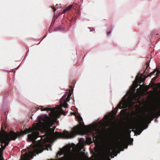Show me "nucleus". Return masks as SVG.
Returning a JSON list of instances; mask_svg holds the SVG:
<instances>
[{
	"label": "nucleus",
	"instance_id": "obj_11",
	"mask_svg": "<svg viewBox=\"0 0 160 160\" xmlns=\"http://www.w3.org/2000/svg\"><path fill=\"white\" fill-rule=\"evenodd\" d=\"M121 113H122V114H124L125 113V111L124 110H122V111L121 112Z\"/></svg>",
	"mask_w": 160,
	"mask_h": 160
},
{
	"label": "nucleus",
	"instance_id": "obj_6",
	"mask_svg": "<svg viewBox=\"0 0 160 160\" xmlns=\"http://www.w3.org/2000/svg\"><path fill=\"white\" fill-rule=\"evenodd\" d=\"M155 111L158 110L156 112H153L152 114L156 117H158L160 115V101L158 102L153 107Z\"/></svg>",
	"mask_w": 160,
	"mask_h": 160
},
{
	"label": "nucleus",
	"instance_id": "obj_2",
	"mask_svg": "<svg viewBox=\"0 0 160 160\" xmlns=\"http://www.w3.org/2000/svg\"><path fill=\"white\" fill-rule=\"evenodd\" d=\"M138 76L136 77L133 82V85L131 88L132 91V92L126 100H124V99L126 98V95L124 96L122 100L119 103L117 108H115L116 110L118 108H123L124 109H127L128 108H131L133 105L136 102L133 101L134 100L136 99L138 97H139L138 98H139L140 97L139 94L137 93L134 95H133L132 93L135 91L136 88L138 87V83L139 81H140L141 82H143L147 78H142L141 77L138 79Z\"/></svg>",
	"mask_w": 160,
	"mask_h": 160
},
{
	"label": "nucleus",
	"instance_id": "obj_17",
	"mask_svg": "<svg viewBox=\"0 0 160 160\" xmlns=\"http://www.w3.org/2000/svg\"><path fill=\"white\" fill-rule=\"evenodd\" d=\"M158 73L157 72H156V74H157Z\"/></svg>",
	"mask_w": 160,
	"mask_h": 160
},
{
	"label": "nucleus",
	"instance_id": "obj_10",
	"mask_svg": "<svg viewBox=\"0 0 160 160\" xmlns=\"http://www.w3.org/2000/svg\"><path fill=\"white\" fill-rule=\"evenodd\" d=\"M113 148V146H110V147H109V150H108V153H109L110 152V151L111 150V149H114L112 148Z\"/></svg>",
	"mask_w": 160,
	"mask_h": 160
},
{
	"label": "nucleus",
	"instance_id": "obj_1",
	"mask_svg": "<svg viewBox=\"0 0 160 160\" xmlns=\"http://www.w3.org/2000/svg\"><path fill=\"white\" fill-rule=\"evenodd\" d=\"M62 105L57 108L51 109L45 108L41 110L50 111L49 117L47 114L38 117L39 122L32 128L22 131L19 134L11 132L9 134L2 132L0 133V160H29L37 154L42 152L39 148L46 145L48 150H51V145L46 144L47 141L52 142L56 138L65 139L74 137L76 135L84 134L95 130L99 134L100 131L96 126L78 125L71 133L64 131L62 133H53L50 128L53 125L56 119L60 114H64L62 109Z\"/></svg>",
	"mask_w": 160,
	"mask_h": 160
},
{
	"label": "nucleus",
	"instance_id": "obj_14",
	"mask_svg": "<svg viewBox=\"0 0 160 160\" xmlns=\"http://www.w3.org/2000/svg\"><path fill=\"white\" fill-rule=\"evenodd\" d=\"M58 154H60V155H61L62 154V153H59V152H58Z\"/></svg>",
	"mask_w": 160,
	"mask_h": 160
},
{
	"label": "nucleus",
	"instance_id": "obj_13",
	"mask_svg": "<svg viewBox=\"0 0 160 160\" xmlns=\"http://www.w3.org/2000/svg\"><path fill=\"white\" fill-rule=\"evenodd\" d=\"M155 121L156 122H157V120L156 119H155Z\"/></svg>",
	"mask_w": 160,
	"mask_h": 160
},
{
	"label": "nucleus",
	"instance_id": "obj_9",
	"mask_svg": "<svg viewBox=\"0 0 160 160\" xmlns=\"http://www.w3.org/2000/svg\"><path fill=\"white\" fill-rule=\"evenodd\" d=\"M77 118L79 120L81 123L82 122V118L81 116H78L77 117Z\"/></svg>",
	"mask_w": 160,
	"mask_h": 160
},
{
	"label": "nucleus",
	"instance_id": "obj_12",
	"mask_svg": "<svg viewBox=\"0 0 160 160\" xmlns=\"http://www.w3.org/2000/svg\"><path fill=\"white\" fill-rule=\"evenodd\" d=\"M97 136V135H93V138L94 137H95Z\"/></svg>",
	"mask_w": 160,
	"mask_h": 160
},
{
	"label": "nucleus",
	"instance_id": "obj_15",
	"mask_svg": "<svg viewBox=\"0 0 160 160\" xmlns=\"http://www.w3.org/2000/svg\"><path fill=\"white\" fill-rule=\"evenodd\" d=\"M155 72H152V73L153 74Z\"/></svg>",
	"mask_w": 160,
	"mask_h": 160
},
{
	"label": "nucleus",
	"instance_id": "obj_16",
	"mask_svg": "<svg viewBox=\"0 0 160 160\" xmlns=\"http://www.w3.org/2000/svg\"><path fill=\"white\" fill-rule=\"evenodd\" d=\"M99 137V136H98L96 138V139H97Z\"/></svg>",
	"mask_w": 160,
	"mask_h": 160
},
{
	"label": "nucleus",
	"instance_id": "obj_5",
	"mask_svg": "<svg viewBox=\"0 0 160 160\" xmlns=\"http://www.w3.org/2000/svg\"><path fill=\"white\" fill-rule=\"evenodd\" d=\"M72 153L71 152H68V158H70V155H72V157L71 158L72 159H76L78 160L80 159L82 157V156L83 153H81L80 152V150H78L75 153H74L72 154V155H71Z\"/></svg>",
	"mask_w": 160,
	"mask_h": 160
},
{
	"label": "nucleus",
	"instance_id": "obj_7",
	"mask_svg": "<svg viewBox=\"0 0 160 160\" xmlns=\"http://www.w3.org/2000/svg\"><path fill=\"white\" fill-rule=\"evenodd\" d=\"M126 143V141L125 139H122L120 140L118 142V147H123Z\"/></svg>",
	"mask_w": 160,
	"mask_h": 160
},
{
	"label": "nucleus",
	"instance_id": "obj_4",
	"mask_svg": "<svg viewBox=\"0 0 160 160\" xmlns=\"http://www.w3.org/2000/svg\"><path fill=\"white\" fill-rule=\"evenodd\" d=\"M104 118L105 120L103 123L104 125L106 126H110L112 127L115 125V122L112 121L111 118H110L108 116H105Z\"/></svg>",
	"mask_w": 160,
	"mask_h": 160
},
{
	"label": "nucleus",
	"instance_id": "obj_8",
	"mask_svg": "<svg viewBox=\"0 0 160 160\" xmlns=\"http://www.w3.org/2000/svg\"><path fill=\"white\" fill-rule=\"evenodd\" d=\"M72 5H70L68 7L66 8L65 9L63 10L62 12V13H64L68 11L71 8H72Z\"/></svg>",
	"mask_w": 160,
	"mask_h": 160
},
{
	"label": "nucleus",
	"instance_id": "obj_3",
	"mask_svg": "<svg viewBox=\"0 0 160 160\" xmlns=\"http://www.w3.org/2000/svg\"><path fill=\"white\" fill-rule=\"evenodd\" d=\"M71 95V93H69L68 96L66 94L63 95L60 101L61 104L60 105H62V107H64L65 108H67L68 105L67 102L69 101Z\"/></svg>",
	"mask_w": 160,
	"mask_h": 160
}]
</instances>
